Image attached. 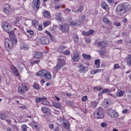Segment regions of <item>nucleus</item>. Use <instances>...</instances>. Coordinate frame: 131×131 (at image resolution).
I'll return each instance as SVG.
<instances>
[{
    "label": "nucleus",
    "mask_w": 131,
    "mask_h": 131,
    "mask_svg": "<svg viewBox=\"0 0 131 131\" xmlns=\"http://www.w3.org/2000/svg\"><path fill=\"white\" fill-rule=\"evenodd\" d=\"M65 57L64 56H59L57 59V63L56 66L54 67L53 71L54 72H59L61 69L66 64L65 61Z\"/></svg>",
    "instance_id": "obj_1"
},
{
    "label": "nucleus",
    "mask_w": 131,
    "mask_h": 131,
    "mask_svg": "<svg viewBox=\"0 0 131 131\" xmlns=\"http://www.w3.org/2000/svg\"><path fill=\"white\" fill-rule=\"evenodd\" d=\"M127 8V5L126 4L121 3L119 4L116 9V12L117 15L122 16L125 13V10H126Z\"/></svg>",
    "instance_id": "obj_2"
},
{
    "label": "nucleus",
    "mask_w": 131,
    "mask_h": 131,
    "mask_svg": "<svg viewBox=\"0 0 131 131\" xmlns=\"http://www.w3.org/2000/svg\"><path fill=\"white\" fill-rule=\"evenodd\" d=\"M93 115L95 118L97 119H103L105 117V115H104V111L102 107H99L95 110L93 113Z\"/></svg>",
    "instance_id": "obj_3"
},
{
    "label": "nucleus",
    "mask_w": 131,
    "mask_h": 131,
    "mask_svg": "<svg viewBox=\"0 0 131 131\" xmlns=\"http://www.w3.org/2000/svg\"><path fill=\"white\" fill-rule=\"evenodd\" d=\"M36 75L39 77H45L46 79H51L52 78V75L50 72L46 70L39 71L36 73Z\"/></svg>",
    "instance_id": "obj_4"
},
{
    "label": "nucleus",
    "mask_w": 131,
    "mask_h": 131,
    "mask_svg": "<svg viewBox=\"0 0 131 131\" xmlns=\"http://www.w3.org/2000/svg\"><path fill=\"white\" fill-rule=\"evenodd\" d=\"M17 42H15V41H13V40H8L5 41V46L6 50L8 51V52L12 51L14 48V45H17Z\"/></svg>",
    "instance_id": "obj_5"
},
{
    "label": "nucleus",
    "mask_w": 131,
    "mask_h": 131,
    "mask_svg": "<svg viewBox=\"0 0 131 131\" xmlns=\"http://www.w3.org/2000/svg\"><path fill=\"white\" fill-rule=\"evenodd\" d=\"M18 92L22 95L25 94V92L29 91V85L27 83H23L21 86H18L17 88Z\"/></svg>",
    "instance_id": "obj_6"
},
{
    "label": "nucleus",
    "mask_w": 131,
    "mask_h": 131,
    "mask_svg": "<svg viewBox=\"0 0 131 131\" xmlns=\"http://www.w3.org/2000/svg\"><path fill=\"white\" fill-rule=\"evenodd\" d=\"M98 39H96L95 44L97 46L98 48H101V49H105L107 46H108V42L106 40H102L101 41L98 42Z\"/></svg>",
    "instance_id": "obj_7"
},
{
    "label": "nucleus",
    "mask_w": 131,
    "mask_h": 131,
    "mask_svg": "<svg viewBox=\"0 0 131 131\" xmlns=\"http://www.w3.org/2000/svg\"><path fill=\"white\" fill-rule=\"evenodd\" d=\"M107 113L108 116L112 118H117L119 116L118 113L112 108H108L107 111Z\"/></svg>",
    "instance_id": "obj_8"
},
{
    "label": "nucleus",
    "mask_w": 131,
    "mask_h": 131,
    "mask_svg": "<svg viewBox=\"0 0 131 131\" xmlns=\"http://www.w3.org/2000/svg\"><path fill=\"white\" fill-rule=\"evenodd\" d=\"M40 7V0H33L32 3V8L34 11H38Z\"/></svg>",
    "instance_id": "obj_9"
},
{
    "label": "nucleus",
    "mask_w": 131,
    "mask_h": 131,
    "mask_svg": "<svg viewBox=\"0 0 131 131\" xmlns=\"http://www.w3.org/2000/svg\"><path fill=\"white\" fill-rule=\"evenodd\" d=\"M79 68V72L80 73H83V72H88L89 71V67L84 66L82 63H79L77 66Z\"/></svg>",
    "instance_id": "obj_10"
},
{
    "label": "nucleus",
    "mask_w": 131,
    "mask_h": 131,
    "mask_svg": "<svg viewBox=\"0 0 131 131\" xmlns=\"http://www.w3.org/2000/svg\"><path fill=\"white\" fill-rule=\"evenodd\" d=\"M3 11L6 15H10L11 14V6L10 5L8 4H4L3 5Z\"/></svg>",
    "instance_id": "obj_11"
},
{
    "label": "nucleus",
    "mask_w": 131,
    "mask_h": 131,
    "mask_svg": "<svg viewBox=\"0 0 131 131\" xmlns=\"http://www.w3.org/2000/svg\"><path fill=\"white\" fill-rule=\"evenodd\" d=\"M10 69L12 73H13L15 76H19V75H20L18 69H17V68L15 65L11 64L10 66Z\"/></svg>",
    "instance_id": "obj_12"
},
{
    "label": "nucleus",
    "mask_w": 131,
    "mask_h": 131,
    "mask_svg": "<svg viewBox=\"0 0 131 131\" xmlns=\"http://www.w3.org/2000/svg\"><path fill=\"white\" fill-rule=\"evenodd\" d=\"M60 29L62 32L68 33L69 32V25L67 24L60 25Z\"/></svg>",
    "instance_id": "obj_13"
},
{
    "label": "nucleus",
    "mask_w": 131,
    "mask_h": 131,
    "mask_svg": "<svg viewBox=\"0 0 131 131\" xmlns=\"http://www.w3.org/2000/svg\"><path fill=\"white\" fill-rule=\"evenodd\" d=\"M7 33L9 35L10 40H12V41H14L15 42H18V40H17V38H16V36H15V32H14V31H8Z\"/></svg>",
    "instance_id": "obj_14"
},
{
    "label": "nucleus",
    "mask_w": 131,
    "mask_h": 131,
    "mask_svg": "<svg viewBox=\"0 0 131 131\" xmlns=\"http://www.w3.org/2000/svg\"><path fill=\"white\" fill-rule=\"evenodd\" d=\"M39 42L41 45H49L50 39L47 37H41L39 39Z\"/></svg>",
    "instance_id": "obj_15"
},
{
    "label": "nucleus",
    "mask_w": 131,
    "mask_h": 131,
    "mask_svg": "<svg viewBox=\"0 0 131 131\" xmlns=\"http://www.w3.org/2000/svg\"><path fill=\"white\" fill-rule=\"evenodd\" d=\"M2 28L5 31H9L12 29V26L10 24L6 22L2 25Z\"/></svg>",
    "instance_id": "obj_16"
},
{
    "label": "nucleus",
    "mask_w": 131,
    "mask_h": 131,
    "mask_svg": "<svg viewBox=\"0 0 131 131\" xmlns=\"http://www.w3.org/2000/svg\"><path fill=\"white\" fill-rule=\"evenodd\" d=\"M72 59L75 62H77L80 60V55H79V53H74L73 54Z\"/></svg>",
    "instance_id": "obj_17"
},
{
    "label": "nucleus",
    "mask_w": 131,
    "mask_h": 131,
    "mask_svg": "<svg viewBox=\"0 0 131 131\" xmlns=\"http://www.w3.org/2000/svg\"><path fill=\"white\" fill-rule=\"evenodd\" d=\"M20 50H25V51L29 50L30 48L29 47V45H27L26 43H23L20 46Z\"/></svg>",
    "instance_id": "obj_18"
},
{
    "label": "nucleus",
    "mask_w": 131,
    "mask_h": 131,
    "mask_svg": "<svg viewBox=\"0 0 131 131\" xmlns=\"http://www.w3.org/2000/svg\"><path fill=\"white\" fill-rule=\"evenodd\" d=\"M48 100V98L46 97H38L35 98L36 103H40V102H42V101H47Z\"/></svg>",
    "instance_id": "obj_19"
},
{
    "label": "nucleus",
    "mask_w": 131,
    "mask_h": 131,
    "mask_svg": "<svg viewBox=\"0 0 131 131\" xmlns=\"http://www.w3.org/2000/svg\"><path fill=\"white\" fill-rule=\"evenodd\" d=\"M42 15L43 17H45V18H51V12L48 10H44Z\"/></svg>",
    "instance_id": "obj_20"
},
{
    "label": "nucleus",
    "mask_w": 131,
    "mask_h": 131,
    "mask_svg": "<svg viewBox=\"0 0 131 131\" xmlns=\"http://www.w3.org/2000/svg\"><path fill=\"white\" fill-rule=\"evenodd\" d=\"M111 104V101L109 99H106L104 101L103 105L104 108H108Z\"/></svg>",
    "instance_id": "obj_21"
},
{
    "label": "nucleus",
    "mask_w": 131,
    "mask_h": 131,
    "mask_svg": "<svg viewBox=\"0 0 131 131\" xmlns=\"http://www.w3.org/2000/svg\"><path fill=\"white\" fill-rule=\"evenodd\" d=\"M31 124L33 128H35L36 130H39V128L38 127V123L35 121H32Z\"/></svg>",
    "instance_id": "obj_22"
},
{
    "label": "nucleus",
    "mask_w": 131,
    "mask_h": 131,
    "mask_svg": "<svg viewBox=\"0 0 131 131\" xmlns=\"http://www.w3.org/2000/svg\"><path fill=\"white\" fill-rule=\"evenodd\" d=\"M102 21L103 23H104V24H106L108 26H111V25H112V23L109 21V20H108V18L106 17V16H104V17H103Z\"/></svg>",
    "instance_id": "obj_23"
},
{
    "label": "nucleus",
    "mask_w": 131,
    "mask_h": 131,
    "mask_svg": "<svg viewBox=\"0 0 131 131\" xmlns=\"http://www.w3.org/2000/svg\"><path fill=\"white\" fill-rule=\"evenodd\" d=\"M41 110L43 114H49L50 113V108L46 106H42Z\"/></svg>",
    "instance_id": "obj_24"
},
{
    "label": "nucleus",
    "mask_w": 131,
    "mask_h": 131,
    "mask_svg": "<svg viewBox=\"0 0 131 131\" xmlns=\"http://www.w3.org/2000/svg\"><path fill=\"white\" fill-rule=\"evenodd\" d=\"M34 59H40L42 58V53L41 52H36L34 55Z\"/></svg>",
    "instance_id": "obj_25"
},
{
    "label": "nucleus",
    "mask_w": 131,
    "mask_h": 131,
    "mask_svg": "<svg viewBox=\"0 0 131 131\" xmlns=\"http://www.w3.org/2000/svg\"><path fill=\"white\" fill-rule=\"evenodd\" d=\"M73 39L75 42H78V41H79V37L78 35L75 33L73 34Z\"/></svg>",
    "instance_id": "obj_26"
},
{
    "label": "nucleus",
    "mask_w": 131,
    "mask_h": 131,
    "mask_svg": "<svg viewBox=\"0 0 131 131\" xmlns=\"http://www.w3.org/2000/svg\"><path fill=\"white\" fill-rule=\"evenodd\" d=\"M55 18L56 20H57L59 22H61L62 21V13H57L55 15Z\"/></svg>",
    "instance_id": "obj_27"
},
{
    "label": "nucleus",
    "mask_w": 131,
    "mask_h": 131,
    "mask_svg": "<svg viewBox=\"0 0 131 131\" xmlns=\"http://www.w3.org/2000/svg\"><path fill=\"white\" fill-rule=\"evenodd\" d=\"M124 95V92L121 90L118 89L116 92L117 97H122Z\"/></svg>",
    "instance_id": "obj_28"
},
{
    "label": "nucleus",
    "mask_w": 131,
    "mask_h": 131,
    "mask_svg": "<svg viewBox=\"0 0 131 131\" xmlns=\"http://www.w3.org/2000/svg\"><path fill=\"white\" fill-rule=\"evenodd\" d=\"M125 98L127 100H130L131 99V91L127 90L126 92V94H125Z\"/></svg>",
    "instance_id": "obj_29"
},
{
    "label": "nucleus",
    "mask_w": 131,
    "mask_h": 131,
    "mask_svg": "<svg viewBox=\"0 0 131 131\" xmlns=\"http://www.w3.org/2000/svg\"><path fill=\"white\" fill-rule=\"evenodd\" d=\"M84 9V7H83V5H81L79 6V8L77 10H75V13H82L83 11V10Z\"/></svg>",
    "instance_id": "obj_30"
},
{
    "label": "nucleus",
    "mask_w": 131,
    "mask_h": 131,
    "mask_svg": "<svg viewBox=\"0 0 131 131\" xmlns=\"http://www.w3.org/2000/svg\"><path fill=\"white\" fill-rule=\"evenodd\" d=\"M82 57L84 58L85 60H91L92 59V56H91V55L90 54H86L85 53H84L82 55Z\"/></svg>",
    "instance_id": "obj_31"
},
{
    "label": "nucleus",
    "mask_w": 131,
    "mask_h": 131,
    "mask_svg": "<svg viewBox=\"0 0 131 131\" xmlns=\"http://www.w3.org/2000/svg\"><path fill=\"white\" fill-rule=\"evenodd\" d=\"M126 63L128 66H131V58L130 55H128V57H126Z\"/></svg>",
    "instance_id": "obj_32"
},
{
    "label": "nucleus",
    "mask_w": 131,
    "mask_h": 131,
    "mask_svg": "<svg viewBox=\"0 0 131 131\" xmlns=\"http://www.w3.org/2000/svg\"><path fill=\"white\" fill-rule=\"evenodd\" d=\"M90 105L93 107V108H96L98 105V102L96 101H91L90 102Z\"/></svg>",
    "instance_id": "obj_33"
},
{
    "label": "nucleus",
    "mask_w": 131,
    "mask_h": 131,
    "mask_svg": "<svg viewBox=\"0 0 131 131\" xmlns=\"http://www.w3.org/2000/svg\"><path fill=\"white\" fill-rule=\"evenodd\" d=\"M65 48H66V47H65V46H64V45L60 46L58 48V51L60 53H63V52H64V51H65Z\"/></svg>",
    "instance_id": "obj_34"
},
{
    "label": "nucleus",
    "mask_w": 131,
    "mask_h": 131,
    "mask_svg": "<svg viewBox=\"0 0 131 131\" xmlns=\"http://www.w3.org/2000/svg\"><path fill=\"white\" fill-rule=\"evenodd\" d=\"M63 127L64 128H66V129H68L69 127H70V123L68 121L64 122L63 123Z\"/></svg>",
    "instance_id": "obj_35"
},
{
    "label": "nucleus",
    "mask_w": 131,
    "mask_h": 131,
    "mask_svg": "<svg viewBox=\"0 0 131 131\" xmlns=\"http://www.w3.org/2000/svg\"><path fill=\"white\" fill-rule=\"evenodd\" d=\"M101 7L102 8V9L105 10H107L108 8H109V7H108V5H107L105 2H102V3L101 4Z\"/></svg>",
    "instance_id": "obj_36"
},
{
    "label": "nucleus",
    "mask_w": 131,
    "mask_h": 131,
    "mask_svg": "<svg viewBox=\"0 0 131 131\" xmlns=\"http://www.w3.org/2000/svg\"><path fill=\"white\" fill-rule=\"evenodd\" d=\"M94 64L97 68H100V60H99V59L95 60V61L94 62Z\"/></svg>",
    "instance_id": "obj_37"
},
{
    "label": "nucleus",
    "mask_w": 131,
    "mask_h": 131,
    "mask_svg": "<svg viewBox=\"0 0 131 131\" xmlns=\"http://www.w3.org/2000/svg\"><path fill=\"white\" fill-rule=\"evenodd\" d=\"M54 106L56 109H61L62 108V105L58 102L54 103Z\"/></svg>",
    "instance_id": "obj_38"
},
{
    "label": "nucleus",
    "mask_w": 131,
    "mask_h": 131,
    "mask_svg": "<svg viewBox=\"0 0 131 131\" xmlns=\"http://www.w3.org/2000/svg\"><path fill=\"white\" fill-rule=\"evenodd\" d=\"M66 6L65 5L62 6L61 4H58L55 6V10H59L60 8H66Z\"/></svg>",
    "instance_id": "obj_39"
},
{
    "label": "nucleus",
    "mask_w": 131,
    "mask_h": 131,
    "mask_svg": "<svg viewBox=\"0 0 131 131\" xmlns=\"http://www.w3.org/2000/svg\"><path fill=\"white\" fill-rule=\"evenodd\" d=\"M50 24H51V21L50 20H46L43 23L44 27H48Z\"/></svg>",
    "instance_id": "obj_40"
},
{
    "label": "nucleus",
    "mask_w": 131,
    "mask_h": 131,
    "mask_svg": "<svg viewBox=\"0 0 131 131\" xmlns=\"http://www.w3.org/2000/svg\"><path fill=\"white\" fill-rule=\"evenodd\" d=\"M40 62V60H39V59H37V60L31 61V64H32V66H33V65H35V64H37V65H38Z\"/></svg>",
    "instance_id": "obj_41"
},
{
    "label": "nucleus",
    "mask_w": 131,
    "mask_h": 131,
    "mask_svg": "<svg viewBox=\"0 0 131 131\" xmlns=\"http://www.w3.org/2000/svg\"><path fill=\"white\" fill-rule=\"evenodd\" d=\"M28 127L27 125L25 124H24L21 126V129L23 131H27Z\"/></svg>",
    "instance_id": "obj_42"
},
{
    "label": "nucleus",
    "mask_w": 131,
    "mask_h": 131,
    "mask_svg": "<svg viewBox=\"0 0 131 131\" xmlns=\"http://www.w3.org/2000/svg\"><path fill=\"white\" fill-rule=\"evenodd\" d=\"M0 118L2 119V120H5V119H6V114L0 112Z\"/></svg>",
    "instance_id": "obj_43"
},
{
    "label": "nucleus",
    "mask_w": 131,
    "mask_h": 131,
    "mask_svg": "<svg viewBox=\"0 0 131 131\" xmlns=\"http://www.w3.org/2000/svg\"><path fill=\"white\" fill-rule=\"evenodd\" d=\"M27 32L30 35V36H33V35H34V31L31 30H27Z\"/></svg>",
    "instance_id": "obj_44"
},
{
    "label": "nucleus",
    "mask_w": 131,
    "mask_h": 131,
    "mask_svg": "<svg viewBox=\"0 0 131 131\" xmlns=\"http://www.w3.org/2000/svg\"><path fill=\"white\" fill-rule=\"evenodd\" d=\"M32 24L33 26H37L38 25V21L37 20H33L32 21Z\"/></svg>",
    "instance_id": "obj_45"
},
{
    "label": "nucleus",
    "mask_w": 131,
    "mask_h": 131,
    "mask_svg": "<svg viewBox=\"0 0 131 131\" xmlns=\"http://www.w3.org/2000/svg\"><path fill=\"white\" fill-rule=\"evenodd\" d=\"M33 88L36 90H39V89H40V88H39V84H37L36 83H34Z\"/></svg>",
    "instance_id": "obj_46"
},
{
    "label": "nucleus",
    "mask_w": 131,
    "mask_h": 131,
    "mask_svg": "<svg viewBox=\"0 0 131 131\" xmlns=\"http://www.w3.org/2000/svg\"><path fill=\"white\" fill-rule=\"evenodd\" d=\"M101 71H103V70L101 69L94 70L93 71V74H96V73H98L99 72H101Z\"/></svg>",
    "instance_id": "obj_47"
},
{
    "label": "nucleus",
    "mask_w": 131,
    "mask_h": 131,
    "mask_svg": "<svg viewBox=\"0 0 131 131\" xmlns=\"http://www.w3.org/2000/svg\"><path fill=\"white\" fill-rule=\"evenodd\" d=\"M100 55H104L106 53V49H101L99 52Z\"/></svg>",
    "instance_id": "obj_48"
},
{
    "label": "nucleus",
    "mask_w": 131,
    "mask_h": 131,
    "mask_svg": "<svg viewBox=\"0 0 131 131\" xmlns=\"http://www.w3.org/2000/svg\"><path fill=\"white\" fill-rule=\"evenodd\" d=\"M110 92H111V91H110L109 90H108L107 89H104L101 92V94H106L107 93H110Z\"/></svg>",
    "instance_id": "obj_49"
},
{
    "label": "nucleus",
    "mask_w": 131,
    "mask_h": 131,
    "mask_svg": "<svg viewBox=\"0 0 131 131\" xmlns=\"http://www.w3.org/2000/svg\"><path fill=\"white\" fill-rule=\"evenodd\" d=\"M88 96H84L81 98V101L82 102H85L86 101H88Z\"/></svg>",
    "instance_id": "obj_50"
},
{
    "label": "nucleus",
    "mask_w": 131,
    "mask_h": 131,
    "mask_svg": "<svg viewBox=\"0 0 131 131\" xmlns=\"http://www.w3.org/2000/svg\"><path fill=\"white\" fill-rule=\"evenodd\" d=\"M63 54H64V55H66L67 56H69V55H70V52L68 50H66L64 51H63Z\"/></svg>",
    "instance_id": "obj_51"
},
{
    "label": "nucleus",
    "mask_w": 131,
    "mask_h": 131,
    "mask_svg": "<svg viewBox=\"0 0 131 131\" xmlns=\"http://www.w3.org/2000/svg\"><path fill=\"white\" fill-rule=\"evenodd\" d=\"M82 35H84V36H89V32H88H88H85V31H83L82 32Z\"/></svg>",
    "instance_id": "obj_52"
},
{
    "label": "nucleus",
    "mask_w": 131,
    "mask_h": 131,
    "mask_svg": "<svg viewBox=\"0 0 131 131\" xmlns=\"http://www.w3.org/2000/svg\"><path fill=\"white\" fill-rule=\"evenodd\" d=\"M114 69H118L120 68V67H119V64H118V63L115 64L114 66Z\"/></svg>",
    "instance_id": "obj_53"
},
{
    "label": "nucleus",
    "mask_w": 131,
    "mask_h": 131,
    "mask_svg": "<svg viewBox=\"0 0 131 131\" xmlns=\"http://www.w3.org/2000/svg\"><path fill=\"white\" fill-rule=\"evenodd\" d=\"M114 25H115V26H116V27H118V26H120V25H121V24H120V22L115 21V22L114 23Z\"/></svg>",
    "instance_id": "obj_54"
},
{
    "label": "nucleus",
    "mask_w": 131,
    "mask_h": 131,
    "mask_svg": "<svg viewBox=\"0 0 131 131\" xmlns=\"http://www.w3.org/2000/svg\"><path fill=\"white\" fill-rule=\"evenodd\" d=\"M101 127H106L107 126V123L105 122H102L101 124Z\"/></svg>",
    "instance_id": "obj_55"
},
{
    "label": "nucleus",
    "mask_w": 131,
    "mask_h": 131,
    "mask_svg": "<svg viewBox=\"0 0 131 131\" xmlns=\"http://www.w3.org/2000/svg\"><path fill=\"white\" fill-rule=\"evenodd\" d=\"M95 32V31L94 30H90L89 31H88V35H91V34H93Z\"/></svg>",
    "instance_id": "obj_56"
},
{
    "label": "nucleus",
    "mask_w": 131,
    "mask_h": 131,
    "mask_svg": "<svg viewBox=\"0 0 131 131\" xmlns=\"http://www.w3.org/2000/svg\"><path fill=\"white\" fill-rule=\"evenodd\" d=\"M42 105H48L50 104V102L48 101H45L42 102Z\"/></svg>",
    "instance_id": "obj_57"
},
{
    "label": "nucleus",
    "mask_w": 131,
    "mask_h": 131,
    "mask_svg": "<svg viewBox=\"0 0 131 131\" xmlns=\"http://www.w3.org/2000/svg\"><path fill=\"white\" fill-rule=\"evenodd\" d=\"M38 30H39L40 31L42 30V25H39L38 26Z\"/></svg>",
    "instance_id": "obj_58"
},
{
    "label": "nucleus",
    "mask_w": 131,
    "mask_h": 131,
    "mask_svg": "<svg viewBox=\"0 0 131 131\" xmlns=\"http://www.w3.org/2000/svg\"><path fill=\"white\" fill-rule=\"evenodd\" d=\"M107 3L110 4V5H112L114 3V0H107Z\"/></svg>",
    "instance_id": "obj_59"
},
{
    "label": "nucleus",
    "mask_w": 131,
    "mask_h": 131,
    "mask_svg": "<svg viewBox=\"0 0 131 131\" xmlns=\"http://www.w3.org/2000/svg\"><path fill=\"white\" fill-rule=\"evenodd\" d=\"M128 112V110L127 109H124L123 111H122V113L123 114H125V113H127Z\"/></svg>",
    "instance_id": "obj_60"
},
{
    "label": "nucleus",
    "mask_w": 131,
    "mask_h": 131,
    "mask_svg": "<svg viewBox=\"0 0 131 131\" xmlns=\"http://www.w3.org/2000/svg\"><path fill=\"white\" fill-rule=\"evenodd\" d=\"M69 25H76V24L75 23V22L74 21L72 20L69 23Z\"/></svg>",
    "instance_id": "obj_61"
},
{
    "label": "nucleus",
    "mask_w": 131,
    "mask_h": 131,
    "mask_svg": "<svg viewBox=\"0 0 131 131\" xmlns=\"http://www.w3.org/2000/svg\"><path fill=\"white\" fill-rule=\"evenodd\" d=\"M53 131H60V127H56Z\"/></svg>",
    "instance_id": "obj_62"
},
{
    "label": "nucleus",
    "mask_w": 131,
    "mask_h": 131,
    "mask_svg": "<svg viewBox=\"0 0 131 131\" xmlns=\"http://www.w3.org/2000/svg\"><path fill=\"white\" fill-rule=\"evenodd\" d=\"M98 99H102V98H103V95H102V93H100L98 94Z\"/></svg>",
    "instance_id": "obj_63"
},
{
    "label": "nucleus",
    "mask_w": 131,
    "mask_h": 131,
    "mask_svg": "<svg viewBox=\"0 0 131 131\" xmlns=\"http://www.w3.org/2000/svg\"><path fill=\"white\" fill-rule=\"evenodd\" d=\"M85 18H86L85 15H81V20H82L83 21H84V20H85Z\"/></svg>",
    "instance_id": "obj_64"
}]
</instances>
